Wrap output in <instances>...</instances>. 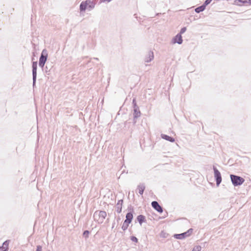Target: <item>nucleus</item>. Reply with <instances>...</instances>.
Instances as JSON below:
<instances>
[{"mask_svg": "<svg viewBox=\"0 0 251 251\" xmlns=\"http://www.w3.org/2000/svg\"><path fill=\"white\" fill-rule=\"evenodd\" d=\"M107 216V213L104 211H96L94 213V219L95 221L99 223H102Z\"/></svg>", "mask_w": 251, "mask_h": 251, "instance_id": "f257e3e1", "label": "nucleus"}, {"mask_svg": "<svg viewBox=\"0 0 251 251\" xmlns=\"http://www.w3.org/2000/svg\"><path fill=\"white\" fill-rule=\"evenodd\" d=\"M230 176L232 183L234 186L241 185L245 181V179L241 176L232 174H231Z\"/></svg>", "mask_w": 251, "mask_h": 251, "instance_id": "f03ea898", "label": "nucleus"}, {"mask_svg": "<svg viewBox=\"0 0 251 251\" xmlns=\"http://www.w3.org/2000/svg\"><path fill=\"white\" fill-rule=\"evenodd\" d=\"M48 58V53L46 50L44 49L42 50L41 56L39 58V66L43 69L45 64L47 61Z\"/></svg>", "mask_w": 251, "mask_h": 251, "instance_id": "7ed1b4c3", "label": "nucleus"}, {"mask_svg": "<svg viewBox=\"0 0 251 251\" xmlns=\"http://www.w3.org/2000/svg\"><path fill=\"white\" fill-rule=\"evenodd\" d=\"M32 79H33V87L35 85L36 77H37V62L34 61L32 62Z\"/></svg>", "mask_w": 251, "mask_h": 251, "instance_id": "20e7f679", "label": "nucleus"}, {"mask_svg": "<svg viewBox=\"0 0 251 251\" xmlns=\"http://www.w3.org/2000/svg\"><path fill=\"white\" fill-rule=\"evenodd\" d=\"M192 229H189L187 231L181 234H176L174 235V237L178 239H182L189 236L192 232Z\"/></svg>", "mask_w": 251, "mask_h": 251, "instance_id": "39448f33", "label": "nucleus"}, {"mask_svg": "<svg viewBox=\"0 0 251 251\" xmlns=\"http://www.w3.org/2000/svg\"><path fill=\"white\" fill-rule=\"evenodd\" d=\"M172 42L174 44L177 43L178 44H181L183 42L182 37L180 34H176L172 39Z\"/></svg>", "mask_w": 251, "mask_h": 251, "instance_id": "423d86ee", "label": "nucleus"}, {"mask_svg": "<svg viewBox=\"0 0 251 251\" xmlns=\"http://www.w3.org/2000/svg\"><path fill=\"white\" fill-rule=\"evenodd\" d=\"M152 207L159 213L163 212V208L159 204L158 202L156 201H153L151 202Z\"/></svg>", "mask_w": 251, "mask_h": 251, "instance_id": "0eeeda50", "label": "nucleus"}, {"mask_svg": "<svg viewBox=\"0 0 251 251\" xmlns=\"http://www.w3.org/2000/svg\"><path fill=\"white\" fill-rule=\"evenodd\" d=\"M154 58L153 52L152 51H149L145 57V62L149 63Z\"/></svg>", "mask_w": 251, "mask_h": 251, "instance_id": "6e6552de", "label": "nucleus"}, {"mask_svg": "<svg viewBox=\"0 0 251 251\" xmlns=\"http://www.w3.org/2000/svg\"><path fill=\"white\" fill-rule=\"evenodd\" d=\"M134 112H133V118H134V123H135L136 122L135 121V119L139 117L141 115V112L139 110V107H134Z\"/></svg>", "mask_w": 251, "mask_h": 251, "instance_id": "1a4fd4ad", "label": "nucleus"}, {"mask_svg": "<svg viewBox=\"0 0 251 251\" xmlns=\"http://www.w3.org/2000/svg\"><path fill=\"white\" fill-rule=\"evenodd\" d=\"M123 203V200H119L117 203L116 209V211L118 213H120L122 212Z\"/></svg>", "mask_w": 251, "mask_h": 251, "instance_id": "9d476101", "label": "nucleus"}, {"mask_svg": "<svg viewBox=\"0 0 251 251\" xmlns=\"http://www.w3.org/2000/svg\"><path fill=\"white\" fill-rule=\"evenodd\" d=\"M214 178L216 181V185L218 186L222 181V176L221 174H214Z\"/></svg>", "mask_w": 251, "mask_h": 251, "instance_id": "9b49d317", "label": "nucleus"}, {"mask_svg": "<svg viewBox=\"0 0 251 251\" xmlns=\"http://www.w3.org/2000/svg\"><path fill=\"white\" fill-rule=\"evenodd\" d=\"M85 2L87 3L88 8H89L90 10L95 7V3L94 2V0H86Z\"/></svg>", "mask_w": 251, "mask_h": 251, "instance_id": "f8f14e48", "label": "nucleus"}, {"mask_svg": "<svg viewBox=\"0 0 251 251\" xmlns=\"http://www.w3.org/2000/svg\"><path fill=\"white\" fill-rule=\"evenodd\" d=\"M138 192L140 195H143L145 189V185L144 183H140L137 186Z\"/></svg>", "mask_w": 251, "mask_h": 251, "instance_id": "ddd939ff", "label": "nucleus"}, {"mask_svg": "<svg viewBox=\"0 0 251 251\" xmlns=\"http://www.w3.org/2000/svg\"><path fill=\"white\" fill-rule=\"evenodd\" d=\"M161 137L162 139L170 141L171 142H174L175 141L174 138L164 134H161Z\"/></svg>", "mask_w": 251, "mask_h": 251, "instance_id": "4468645a", "label": "nucleus"}, {"mask_svg": "<svg viewBox=\"0 0 251 251\" xmlns=\"http://www.w3.org/2000/svg\"><path fill=\"white\" fill-rule=\"evenodd\" d=\"M8 249V241L3 242L2 246L0 247V251H7Z\"/></svg>", "mask_w": 251, "mask_h": 251, "instance_id": "2eb2a0df", "label": "nucleus"}, {"mask_svg": "<svg viewBox=\"0 0 251 251\" xmlns=\"http://www.w3.org/2000/svg\"><path fill=\"white\" fill-rule=\"evenodd\" d=\"M126 219L125 221L131 223L133 219V214L132 212H128L126 215Z\"/></svg>", "mask_w": 251, "mask_h": 251, "instance_id": "dca6fc26", "label": "nucleus"}, {"mask_svg": "<svg viewBox=\"0 0 251 251\" xmlns=\"http://www.w3.org/2000/svg\"><path fill=\"white\" fill-rule=\"evenodd\" d=\"M87 3L85 1H82L80 4L79 9L80 11H85L87 6Z\"/></svg>", "mask_w": 251, "mask_h": 251, "instance_id": "f3484780", "label": "nucleus"}, {"mask_svg": "<svg viewBox=\"0 0 251 251\" xmlns=\"http://www.w3.org/2000/svg\"><path fill=\"white\" fill-rule=\"evenodd\" d=\"M137 220L139 223L140 225H141L143 222L146 220L145 217L144 215H140L137 216Z\"/></svg>", "mask_w": 251, "mask_h": 251, "instance_id": "a211bd4d", "label": "nucleus"}, {"mask_svg": "<svg viewBox=\"0 0 251 251\" xmlns=\"http://www.w3.org/2000/svg\"><path fill=\"white\" fill-rule=\"evenodd\" d=\"M205 9V7L204 5L202 4L201 5L195 8V11L196 13H199L201 12H202L204 11Z\"/></svg>", "mask_w": 251, "mask_h": 251, "instance_id": "6ab92c4d", "label": "nucleus"}, {"mask_svg": "<svg viewBox=\"0 0 251 251\" xmlns=\"http://www.w3.org/2000/svg\"><path fill=\"white\" fill-rule=\"evenodd\" d=\"M130 223L129 222H128L126 221L125 220L123 225H122V228L123 230H126L127 229L128 227V226H129V224H130Z\"/></svg>", "mask_w": 251, "mask_h": 251, "instance_id": "aec40b11", "label": "nucleus"}, {"mask_svg": "<svg viewBox=\"0 0 251 251\" xmlns=\"http://www.w3.org/2000/svg\"><path fill=\"white\" fill-rule=\"evenodd\" d=\"M201 247L200 246H195L192 251H201Z\"/></svg>", "mask_w": 251, "mask_h": 251, "instance_id": "412c9836", "label": "nucleus"}, {"mask_svg": "<svg viewBox=\"0 0 251 251\" xmlns=\"http://www.w3.org/2000/svg\"><path fill=\"white\" fill-rule=\"evenodd\" d=\"M186 27H183L180 29L179 33H178V34H180V35H181L182 34H183L186 31Z\"/></svg>", "mask_w": 251, "mask_h": 251, "instance_id": "4be33fe9", "label": "nucleus"}, {"mask_svg": "<svg viewBox=\"0 0 251 251\" xmlns=\"http://www.w3.org/2000/svg\"><path fill=\"white\" fill-rule=\"evenodd\" d=\"M89 234V231L88 230H85L83 232V235L86 238L88 237Z\"/></svg>", "mask_w": 251, "mask_h": 251, "instance_id": "5701e85b", "label": "nucleus"}, {"mask_svg": "<svg viewBox=\"0 0 251 251\" xmlns=\"http://www.w3.org/2000/svg\"><path fill=\"white\" fill-rule=\"evenodd\" d=\"M130 239L132 241L137 243L138 242V239L134 236H132L130 237Z\"/></svg>", "mask_w": 251, "mask_h": 251, "instance_id": "b1692460", "label": "nucleus"}, {"mask_svg": "<svg viewBox=\"0 0 251 251\" xmlns=\"http://www.w3.org/2000/svg\"><path fill=\"white\" fill-rule=\"evenodd\" d=\"M212 0H206L204 3H203V4L204 5V6L206 7V6L208 5L210 2L211 1H212Z\"/></svg>", "mask_w": 251, "mask_h": 251, "instance_id": "393cba45", "label": "nucleus"}, {"mask_svg": "<svg viewBox=\"0 0 251 251\" xmlns=\"http://www.w3.org/2000/svg\"><path fill=\"white\" fill-rule=\"evenodd\" d=\"M237 1L242 2L243 4H247V0H235V2H237Z\"/></svg>", "mask_w": 251, "mask_h": 251, "instance_id": "a878e982", "label": "nucleus"}, {"mask_svg": "<svg viewBox=\"0 0 251 251\" xmlns=\"http://www.w3.org/2000/svg\"><path fill=\"white\" fill-rule=\"evenodd\" d=\"M132 104L133 105V108L135 107H138V106L136 104V99L135 98H134L132 100Z\"/></svg>", "mask_w": 251, "mask_h": 251, "instance_id": "bb28decb", "label": "nucleus"}, {"mask_svg": "<svg viewBox=\"0 0 251 251\" xmlns=\"http://www.w3.org/2000/svg\"><path fill=\"white\" fill-rule=\"evenodd\" d=\"M42 246L38 245L37 246V249L36 251H42Z\"/></svg>", "mask_w": 251, "mask_h": 251, "instance_id": "cd10ccee", "label": "nucleus"}, {"mask_svg": "<svg viewBox=\"0 0 251 251\" xmlns=\"http://www.w3.org/2000/svg\"><path fill=\"white\" fill-rule=\"evenodd\" d=\"M213 169L214 173H220L218 170L214 166H213Z\"/></svg>", "mask_w": 251, "mask_h": 251, "instance_id": "c85d7f7f", "label": "nucleus"}, {"mask_svg": "<svg viewBox=\"0 0 251 251\" xmlns=\"http://www.w3.org/2000/svg\"><path fill=\"white\" fill-rule=\"evenodd\" d=\"M111 0H100V2H109Z\"/></svg>", "mask_w": 251, "mask_h": 251, "instance_id": "c756f323", "label": "nucleus"}, {"mask_svg": "<svg viewBox=\"0 0 251 251\" xmlns=\"http://www.w3.org/2000/svg\"><path fill=\"white\" fill-rule=\"evenodd\" d=\"M165 233H164L163 232H162L161 233V236L163 237H165Z\"/></svg>", "mask_w": 251, "mask_h": 251, "instance_id": "7c9ffc66", "label": "nucleus"}, {"mask_svg": "<svg viewBox=\"0 0 251 251\" xmlns=\"http://www.w3.org/2000/svg\"><path fill=\"white\" fill-rule=\"evenodd\" d=\"M247 4H251V0H247Z\"/></svg>", "mask_w": 251, "mask_h": 251, "instance_id": "2f4dec72", "label": "nucleus"}, {"mask_svg": "<svg viewBox=\"0 0 251 251\" xmlns=\"http://www.w3.org/2000/svg\"><path fill=\"white\" fill-rule=\"evenodd\" d=\"M47 70H48V67H47V66H46V68H45V71H46V72H47V71H48Z\"/></svg>", "mask_w": 251, "mask_h": 251, "instance_id": "473e14b6", "label": "nucleus"}, {"mask_svg": "<svg viewBox=\"0 0 251 251\" xmlns=\"http://www.w3.org/2000/svg\"><path fill=\"white\" fill-rule=\"evenodd\" d=\"M126 172V170L125 169H123L122 171V173H125Z\"/></svg>", "mask_w": 251, "mask_h": 251, "instance_id": "72a5a7b5", "label": "nucleus"}, {"mask_svg": "<svg viewBox=\"0 0 251 251\" xmlns=\"http://www.w3.org/2000/svg\"><path fill=\"white\" fill-rule=\"evenodd\" d=\"M94 59H96V60H99V59H98V58H94Z\"/></svg>", "mask_w": 251, "mask_h": 251, "instance_id": "f704fd0d", "label": "nucleus"}, {"mask_svg": "<svg viewBox=\"0 0 251 251\" xmlns=\"http://www.w3.org/2000/svg\"><path fill=\"white\" fill-rule=\"evenodd\" d=\"M123 169V166L122 167L121 169L122 170Z\"/></svg>", "mask_w": 251, "mask_h": 251, "instance_id": "c9c22d12", "label": "nucleus"}, {"mask_svg": "<svg viewBox=\"0 0 251 251\" xmlns=\"http://www.w3.org/2000/svg\"><path fill=\"white\" fill-rule=\"evenodd\" d=\"M210 169L211 170V169H212V167H211V166H210Z\"/></svg>", "mask_w": 251, "mask_h": 251, "instance_id": "e433bc0d", "label": "nucleus"}, {"mask_svg": "<svg viewBox=\"0 0 251 251\" xmlns=\"http://www.w3.org/2000/svg\"><path fill=\"white\" fill-rule=\"evenodd\" d=\"M120 220V218H119L117 220L118 221V220Z\"/></svg>", "mask_w": 251, "mask_h": 251, "instance_id": "4c0bfd02", "label": "nucleus"}]
</instances>
